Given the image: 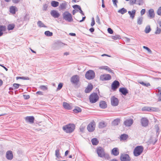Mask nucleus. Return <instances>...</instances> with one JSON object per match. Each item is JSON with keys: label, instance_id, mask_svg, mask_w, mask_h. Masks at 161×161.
<instances>
[{"label": "nucleus", "instance_id": "57", "mask_svg": "<svg viewBox=\"0 0 161 161\" xmlns=\"http://www.w3.org/2000/svg\"><path fill=\"white\" fill-rule=\"evenodd\" d=\"M108 32L110 34H112L113 33V31L110 28H109L108 29Z\"/></svg>", "mask_w": 161, "mask_h": 161}, {"label": "nucleus", "instance_id": "7", "mask_svg": "<svg viewBox=\"0 0 161 161\" xmlns=\"http://www.w3.org/2000/svg\"><path fill=\"white\" fill-rule=\"evenodd\" d=\"M95 122L94 121H92L88 124L87 127V129L89 131L92 132L95 130Z\"/></svg>", "mask_w": 161, "mask_h": 161}, {"label": "nucleus", "instance_id": "14", "mask_svg": "<svg viewBox=\"0 0 161 161\" xmlns=\"http://www.w3.org/2000/svg\"><path fill=\"white\" fill-rule=\"evenodd\" d=\"M6 157L7 159L9 160L13 159V155L12 151L9 150L7 151L6 153Z\"/></svg>", "mask_w": 161, "mask_h": 161}, {"label": "nucleus", "instance_id": "31", "mask_svg": "<svg viewBox=\"0 0 161 161\" xmlns=\"http://www.w3.org/2000/svg\"><path fill=\"white\" fill-rule=\"evenodd\" d=\"M38 26L40 27H46L45 25L41 21H39L37 23Z\"/></svg>", "mask_w": 161, "mask_h": 161}, {"label": "nucleus", "instance_id": "60", "mask_svg": "<svg viewBox=\"0 0 161 161\" xmlns=\"http://www.w3.org/2000/svg\"><path fill=\"white\" fill-rule=\"evenodd\" d=\"M106 70L110 73H113V70L108 66H107Z\"/></svg>", "mask_w": 161, "mask_h": 161}, {"label": "nucleus", "instance_id": "62", "mask_svg": "<svg viewBox=\"0 0 161 161\" xmlns=\"http://www.w3.org/2000/svg\"><path fill=\"white\" fill-rule=\"evenodd\" d=\"M24 98L25 99H28L30 98V96L29 95H23Z\"/></svg>", "mask_w": 161, "mask_h": 161}, {"label": "nucleus", "instance_id": "29", "mask_svg": "<svg viewBox=\"0 0 161 161\" xmlns=\"http://www.w3.org/2000/svg\"><path fill=\"white\" fill-rule=\"evenodd\" d=\"M143 17L142 16L139 17L137 19V23L138 25H141L143 22Z\"/></svg>", "mask_w": 161, "mask_h": 161}, {"label": "nucleus", "instance_id": "55", "mask_svg": "<svg viewBox=\"0 0 161 161\" xmlns=\"http://www.w3.org/2000/svg\"><path fill=\"white\" fill-rule=\"evenodd\" d=\"M95 24V20H94V19L93 17L92 18V22H91V26H93V25H94Z\"/></svg>", "mask_w": 161, "mask_h": 161}, {"label": "nucleus", "instance_id": "47", "mask_svg": "<svg viewBox=\"0 0 161 161\" xmlns=\"http://www.w3.org/2000/svg\"><path fill=\"white\" fill-rule=\"evenodd\" d=\"M21 85L17 83H14L13 85V86L14 87L15 89L18 88Z\"/></svg>", "mask_w": 161, "mask_h": 161}, {"label": "nucleus", "instance_id": "3", "mask_svg": "<svg viewBox=\"0 0 161 161\" xmlns=\"http://www.w3.org/2000/svg\"><path fill=\"white\" fill-rule=\"evenodd\" d=\"M99 99V97L96 93H92L90 96L89 99L91 103H93L96 102Z\"/></svg>", "mask_w": 161, "mask_h": 161}, {"label": "nucleus", "instance_id": "28", "mask_svg": "<svg viewBox=\"0 0 161 161\" xmlns=\"http://www.w3.org/2000/svg\"><path fill=\"white\" fill-rule=\"evenodd\" d=\"M51 5L53 7H56L58 6L59 3L57 1H53L51 2Z\"/></svg>", "mask_w": 161, "mask_h": 161}, {"label": "nucleus", "instance_id": "39", "mask_svg": "<svg viewBox=\"0 0 161 161\" xmlns=\"http://www.w3.org/2000/svg\"><path fill=\"white\" fill-rule=\"evenodd\" d=\"M45 34L47 36H53V33L49 31H46L45 32Z\"/></svg>", "mask_w": 161, "mask_h": 161}, {"label": "nucleus", "instance_id": "5", "mask_svg": "<svg viewBox=\"0 0 161 161\" xmlns=\"http://www.w3.org/2000/svg\"><path fill=\"white\" fill-rule=\"evenodd\" d=\"M85 76L88 80L93 79L95 77V73L93 70H90L86 72Z\"/></svg>", "mask_w": 161, "mask_h": 161}, {"label": "nucleus", "instance_id": "40", "mask_svg": "<svg viewBox=\"0 0 161 161\" xmlns=\"http://www.w3.org/2000/svg\"><path fill=\"white\" fill-rule=\"evenodd\" d=\"M161 29L160 28L158 27H157L156 28V30L155 32V34L156 35H159L161 33Z\"/></svg>", "mask_w": 161, "mask_h": 161}, {"label": "nucleus", "instance_id": "11", "mask_svg": "<svg viewBox=\"0 0 161 161\" xmlns=\"http://www.w3.org/2000/svg\"><path fill=\"white\" fill-rule=\"evenodd\" d=\"M70 80L73 84H77L79 81V77L77 75H73L71 77Z\"/></svg>", "mask_w": 161, "mask_h": 161}, {"label": "nucleus", "instance_id": "51", "mask_svg": "<svg viewBox=\"0 0 161 161\" xmlns=\"http://www.w3.org/2000/svg\"><path fill=\"white\" fill-rule=\"evenodd\" d=\"M120 38V36L119 35H117L114 36H113L112 37V38L114 40H117Z\"/></svg>", "mask_w": 161, "mask_h": 161}, {"label": "nucleus", "instance_id": "44", "mask_svg": "<svg viewBox=\"0 0 161 161\" xmlns=\"http://www.w3.org/2000/svg\"><path fill=\"white\" fill-rule=\"evenodd\" d=\"M16 79L17 80L18 79H22L24 80H29L30 78L28 77H26L24 76H21V77H16Z\"/></svg>", "mask_w": 161, "mask_h": 161}, {"label": "nucleus", "instance_id": "13", "mask_svg": "<svg viewBox=\"0 0 161 161\" xmlns=\"http://www.w3.org/2000/svg\"><path fill=\"white\" fill-rule=\"evenodd\" d=\"M141 122L142 125L144 127L147 126L148 124V120L145 118H143L141 120Z\"/></svg>", "mask_w": 161, "mask_h": 161}, {"label": "nucleus", "instance_id": "22", "mask_svg": "<svg viewBox=\"0 0 161 161\" xmlns=\"http://www.w3.org/2000/svg\"><path fill=\"white\" fill-rule=\"evenodd\" d=\"M93 86L91 85H88L87 87L85 89V92L86 93L90 92L93 89Z\"/></svg>", "mask_w": 161, "mask_h": 161}, {"label": "nucleus", "instance_id": "26", "mask_svg": "<svg viewBox=\"0 0 161 161\" xmlns=\"http://www.w3.org/2000/svg\"><path fill=\"white\" fill-rule=\"evenodd\" d=\"M128 137V136L127 135L124 134L120 136L119 138L120 141H125Z\"/></svg>", "mask_w": 161, "mask_h": 161}, {"label": "nucleus", "instance_id": "43", "mask_svg": "<svg viewBox=\"0 0 161 161\" xmlns=\"http://www.w3.org/2000/svg\"><path fill=\"white\" fill-rule=\"evenodd\" d=\"M150 112H156L159 110L158 108L155 107H150Z\"/></svg>", "mask_w": 161, "mask_h": 161}, {"label": "nucleus", "instance_id": "30", "mask_svg": "<svg viewBox=\"0 0 161 161\" xmlns=\"http://www.w3.org/2000/svg\"><path fill=\"white\" fill-rule=\"evenodd\" d=\"M151 30V29L150 26L149 25H148L145 28V32L147 34L150 32Z\"/></svg>", "mask_w": 161, "mask_h": 161}, {"label": "nucleus", "instance_id": "4", "mask_svg": "<svg viewBox=\"0 0 161 161\" xmlns=\"http://www.w3.org/2000/svg\"><path fill=\"white\" fill-rule=\"evenodd\" d=\"M63 19L70 22L73 21V19L71 14L68 12H65L63 14Z\"/></svg>", "mask_w": 161, "mask_h": 161}, {"label": "nucleus", "instance_id": "52", "mask_svg": "<svg viewBox=\"0 0 161 161\" xmlns=\"http://www.w3.org/2000/svg\"><path fill=\"white\" fill-rule=\"evenodd\" d=\"M155 129L156 130L157 134H159V128L158 127V125H156L155 126Z\"/></svg>", "mask_w": 161, "mask_h": 161}, {"label": "nucleus", "instance_id": "36", "mask_svg": "<svg viewBox=\"0 0 161 161\" xmlns=\"http://www.w3.org/2000/svg\"><path fill=\"white\" fill-rule=\"evenodd\" d=\"M55 155L58 158L61 157L60 153H59V149H57L55 151Z\"/></svg>", "mask_w": 161, "mask_h": 161}, {"label": "nucleus", "instance_id": "64", "mask_svg": "<svg viewBox=\"0 0 161 161\" xmlns=\"http://www.w3.org/2000/svg\"><path fill=\"white\" fill-rule=\"evenodd\" d=\"M107 66H102L99 67V69L106 70Z\"/></svg>", "mask_w": 161, "mask_h": 161}, {"label": "nucleus", "instance_id": "16", "mask_svg": "<svg viewBox=\"0 0 161 161\" xmlns=\"http://www.w3.org/2000/svg\"><path fill=\"white\" fill-rule=\"evenodd\" d=\"M133 122V120L132 119H130L125 120L124 122V124L126 126H130L132 124Z\"/></svg>", "mask_w": 161, "mask_h": 161}, {"label": "nucleus", "instance_id": "50", "mask_svg": "<svg viewBox=\"0 0 161 161\" xmlns=\"http://www.w3.org/2000/svg\"><path fill=\"white\" fill-rule=\"evenodd\" d=\"M96 22H97L98 24H100V19L99 17L97 15L96 16Z\"/></svg>", "mask_w": 161, "mask_h": 161}, {"label": "nucleus", "instance_id": "19", "mask_svg": "<svg viewBox=\"0 0 161 161\" xmlns=\"http://www.w3.org/2000/svg\"><path fill=\"white\" fill-rule=\"evenodd\" d=\"M50 14L54 18H58L60 15L59 13L56 11L54 10H52Z\"/></svg>", "mask_w": 161, "mask_h": 161}, {"label": "nucleus", "instance_id": "10", "mask_svg": "<svg viewBox=\"0 0 161 161\" xmlns=\"http://www.w3.org/2000/svg\"><path fill=\"white\" fill-rule=\"evenodd\" d=\"M121 161H130L131 159L129 155L127 154H122L120 157Z\"/></svg>", "mask_w": 161, "mask_h": 161}, {"label": "nucleus", "instance_id": "59", "mask_svg": "<svg viewBox=\"0 0 161 161\" xmlns=\"http://www.w3.org/2000/svg\"><path fill=\"white\" fill-rule=\"evenodd\" d=\"M112 1L113 2L114 5L116 7H117V3L118 2L117 0H112Z\"/></svg>", "mask_w": 161, "mask_h": 161}, {"label": "nucleus", "instance_id": "17", "mask_svg": "<svg viewBox=\"0 0 161 161\" xmlns=\"http://www.w3.org/2000/svg\"><path fill=\"white\" fill-rule=\"evenodd\" d=\"M119 92L124 95H126L128 93V91L127 89L125 87H120L119 89Z\"/></svg>", "mask_w": 161, "mask_h": 161}, {"label": "nucleus", "instance_id": "61", "mask_svg": "<svg viewBox=\"0 0 161 161\" xmlns=\"http://www.w3.org/2000/svg\"><path fill=\"white\" fill-rule=\"evenodd\" d=\"M145 9H142L141 11V15H142L144 14L145 13Z\"/></svg>", "mask_w": 161, "mask_h": 161}, {"label": "nucleus", "instance_id": "34", "mask_svg": "<svg viewBox=\"0 0 161 161\" xmlns=\"http://www.w3.org/2000/svg\"><path fill=\"white\" fill-rule=\"evenodd\" d=\"M127 11L126 9L124 8H122L121 9L119 10L118 11V12L121 14H124L125 13H126Z\"/></svg>", "mask_w": 161, "mask_h": 161}, {"label": "nucleus", "instance_id": "32", "mask_svg": "<svg viewBox=\"0 0 161 161\" xmlns=\"http://www.w3.org/2000/svg\"><path fill=\"white\" fill-rule=\"evenodd\" d=\"M91 142L93 145H97L98 143V141L96 138H93Z\"/></svg>", "mask_w": 161, "mask_h": 161}, {"label": "nucleus", "instance_id": "12", "mask_svg": "<svg viewBox=\"0 0 161 161\" xmlns=\"http://www.w3.org/2000/svg\"><path fill=\"white\" fill-rule=\"evenodd\" d=\"M119 86V82L118 81L115 80L113 82L112 84V89L114 91H115Z\"/></svg>", "mask_w": 161, "mask_h": 161}, {"label": "nucleus", "instance_id": "53", "mask_svg": "<svg viewBox=\"0 0 161 161\" xmlns=\"http://www.w3.org/2000/svg\"><path fill=\"white\" fill-rule=\"evenodd\" d=\"M136 0H130V5H134L136 4Z\"/></svg>", "mask_w": 161, "mask_h": 161}, {"label": "nucleus", "instance_id": "21", "mask_svg": "<svg viewBox=\"0 0 161 161\" xmlns=\"http://www.w3.org/2000/svg\"><path fill=\"white\" fill-rule=\"evenodd\" d=\"M63 105L64 108L66 109L70 110L72 108L71 105L66 102H64Z\"/></svg>", "mask_w": 161, "mask_h": 161}, {"label": "nucleus", "instance_id": "1", "mask_svg": "<svg viewBox=\"0 0 161 161\" xmlns=\"http://www.w3.org/2000/svg\"><path fill=\"white\" fill-rule=\"evenodd\" d=\"M75 129V125L73 124H69L63 127V130L67 133H71Z\"/></svg>", "mask_w": 161, "mask_h": 161}, {"label": "nucleus", "instance_id": "6", "mask_svg": "<svg viewBox=\"0 0 161 161\" xmlns=\"http://www.w3.org/2000/svg\"><path fill=\"white\" fill-rule=\"evenodd\" d=\"M97 153L99 157L103 158L105 156V153L104 149L102 147H99L96 149Z\"/></svg>", "mask_w": 161, "mask_h": 161}, {"label": "nucleus", "instance_id": "38", "mask_svg": "<svg viewBox=\"0 0 161 161\" xmlns=\"http://www.w3.org/2000/svg\"><path fill=\"white\" fill-rule=\"evenodd\" d=\"M144 1L143 0H136V4L139 5H142L144 3Z\"/></svg>", "mask_w": 161, "mask_h": 161}, {"label": "nucleus", "instance_id": "46", "mask_svg": "<svg viewBox=\"0 0 161 161\" xmlns=\"http://www.w3.org/2000/svg\"><path fill=\"white\" fill-rule=\"evenodd\" d=\"M40 88L41 89H42L43 91L47 90V87L46 86H43V85L41 86H40Z\"/></svg>", "mask_w": 161, "mask_h": 161}, {"label": "nucleus", "instance_id": "37", "mask_svg": "<svg viewBox=\"0 0 161 161\" xmlns=\"http://www.w3.org/2000/svg\"><path fill=\"white\" fill-rule=\"evenodd\" d=\"M74 112L78 113L81 111V109L79 107H77L73 110Z\"/></svg>", "mask_w": 161, "mask_h": 161}, {"label": "nucleus", "instance_id": "49", "mask_svg": "<svg viewBox=\"0 0 161 161\" xmlns=\"http://www.w3.org/2000/svg\"><path fill=\"white\" fill-rule=\"evenodd\" d=\"M48 7V5L47 4H44L43 7L42 9L43 11H46Z\"/></svg>", "mask_w": 161, "mask_h": 161}, {"label": "nucleus", "instance_id": "2", "mask_svg": "<svg viewBox=\"0 0 161 161\" xmlns=\"http://www.w3.org/2000/svg\"><path fill=\"white\" fill-rule=\"evenodd\" d=\"M144 148L142 146H138L136 147L134 149L133 154L134 156L137 157L140 155L142 153Z\"/></svg>", "mask_w": 161, "mask_h": 161}, {"label": "nucleus", "instance_id": "42", "mask_svg": "<svg viewBox=\"0 0 161 161\" xmlns=\"http://www.w3.org/2000/svg\"><path fill=\"white\" fill-rule=\"evenodd\" d=\"M150 107L147 106H145L143 107L142 109V111H147L148 112H150Z\"/></svg>", "mask_w": 161, "mask_h": 161}, {"label": "nucleus", "instance_id": "18", "mask_svg": "<svg viewBox=\"0 0 161 161\" xmlns=\"http://www.w3.org/2000/svg\"><path fill=\"white\" fill-rule=\"evenodd\" d=\"M148 16L150 19H152L154 17L155 13L153 9H150L149 10Z\"/></svg>", "mask_w": 161, "mask_h": 161}, {"label": "nucleus", "instance_id": "25", "mask_svg": "<svg viewBox=\"0 0 161 161\" xmlns=\"http://www.w3.org/2000/svg\"><path fill=\"white\" fill-rule=\"evenodd\" d=\"M136 11L135 9L131 11H129L128 12V14H130V17L132 19H133L134 18Z\"/></svg>", "mask_w": 161, "mask_h": 161}, {"label": "nucleus", "instance_id": "33", "mask_svg": "<svg viewBox=\"0 0 161 161\" xmlns=\"http://www.w3.org/2000/svg\"><path fill=\"white\" fill-rule=\"evenodd\" d=\"M106 126V124L104 122H100L99 123V127L100 128H104Z\"/></svg>", "mask_w": 161, "mask_h": 161}, {"label": "nucleus", "instance_id": "54", "mask_svg": "<svg viewBox=\"0 0 161 161\" xmlns=\"http://www.w3.org/2000/svg\"><path fill=\"white\" fill-rule=\"evenodd\" d=\"M157 13L158 15H161V6L158 8Z\"/></svg>", "mask_w": 161, "mask_h": 161}, {"label": "nucleus", "instance_id": "24", "mask_svg": "<svg viewBox=\"0 0 161 161\" xmlns=\"http://www.w3.org/2000/svg\"><path fill=\"white\" fill-rule=\"evenodd\" d=\"M100 107L102 108H105L107 107V104L104 101H101L99 103Z\"/></svg>", "mask_w": 161, "mask_h": 161}, {"label": "nucleus", "instance_id": "9", "mask_svg": "<svg viewBox=\"0 0 161 161\" xmlns=\"http://www.w3.org/2000/svg\"><path fill=\"white\" fill-rule=\"evenodd\" d=\"M111 79V76L109 74H105L101 75L100 77V79L102 81L109 80Z\"/></svg>", "mask_w": 161, "mask_h": 161}, {"label": "nucleus", "instance_id": "56", "mask_svg": "<svg viewBox=\"0 0 161 161\" xmlns=\"http://www.w3.org/2000/svg\"><path fill=\"white\" fill-rule=\"evenodd\" d=\"M62 86H63V84L61 83H59L58 85V86L57 88V90H60L62 88Z\"/></svg>", "mask_w": 161, "mask_h": 161}, {"label": "nucleus", "instance_id": "41", "mask_svg": "<svg viewBox=\"0 0 161 161\" xmlns=\"http://www.w3.org/2000/svg\"><path fill=\"white\" fill-rule=\"evenodd\" d=\"M66 6V4L65 2L64 3H62L60 4L59 6V8L61 9H64L65 8Z\"/></svg>", "mask_w": 161, "mask_h": 161}, {"label": "nucleus", "instance_id": "8", "mask_svg": "<svg viewBox=\"0 0 161 161\" xmlns=\"http://www.w3.org/2000/svg\"><path fill=\"white\" fill-rule=\"evenodd\" d=\"M111 105L113 106H117L119 103V100L118 98L115 96H113L111 98Z\"/></svg>", "mask_w": 161, "mask_h": 161}, {"label": "nucleus", "instance_id": "63", "mask_svg": "<svg viewBox=\"0 0 161 161\" xmlns=\"http://www.w3.org/2000/svg\"><path fill=\"white\" fill-rule=\"evenodd\" d=\"M84 129L85 127L83 125H81L80 127V130L81 132H83L84 131Z\"/></svg>", "mask_w": 161, "mask_h": 161}, {"label": "nucleus", "instance_id": "35", "mask_svg": "<svg viewBox=\"0 0 161 161\" xmlns=\"http://www.w3.org/2000/svg\"><path fill=\"white\" fill-rule=\"evenodd\" d=\"M15 25L14 24H9L8 26V30H11L14 28Z\"/></svg>", "mask_w": 161, "mask_h": 161}, {"label": "nucleus", "instance_id": "20", "mask_svg": "<svg viewBox=\"0 0 161 161\" xmlns=\"http://www.w3.org/2000/svg\"><path fill=\"white\" fill-rule=\"evenodd\" d=\"M111 153L114 156H118L119 153L118 148L117 147L114 148L112 150Z\"/></svg>", "mask_w": 161, "mask_h": 161}, {"label": "nucleus", "instance_id": "48", "mask_svg": "<svg viewBox=\"0 0 161 161\" xmlns=\"http://www.w3.org/2000/svg\"><path fill=\"white\" fill-rule=\"evenodd\" d=\"M143 48L144 49H146L149 53H152L151 50L148 47L146 46H144L143 47Z\"/></svg>", "mask_w": 161, "mask_h": 161}, {"label": "nucleus", "instance_id": "58", "mask_svg": "<svg viewBox=\"0 0 161 161\" xmlns=\"http://www.w3.org/2000/svg\"><path fill=\"white\" fill-rule=\"evenodd\" d=\"M73 7L74 9L78 8L79 9H80V8H81L80 7L79 5H74L73 6Z\"/></svg>", "mask_w": 161, "mask_h": 161}, {"label": "nucleus", "instance_id": "27", "mask_svg": "<svg viewBox=\"0 0 161 161\" xmlns=\"http://www.w3.org/2000/svg\"><path fill=\"white\" fill-rule=\"evenodd\" d=\"M120 122V119H119L117 118L115 119L112 122V124L113 125L115 126L118 125Z\"/></svg>", "mask_w": 161, "mask_h": 161}, {"label": "nucleus", "instance_id": "23", "mask_svg": "<svg viewBox=\"0 0 161 161\" xmlns=\"http://www.w3.org/2000/svg\"><path fill=\"white\" fill-rule=\"evenodd\" d=\"M16 7L15 6H11L9 8V12H10L13 14H15L16 13Z\"/></svg>", "mask_w": 161, "mask_h": 161}, {"label": "nucleus", "instance_id": "45", "mask_svg": "<svg viewBox=\"0 0 161 161\" xmlns=\"http://www.w3.org/2000/svg\"><path fill=\"white\" fill-rule=\"evenodd\" d=\"M6 30V27L5 26L1 25L0 26V31H5Z\"/></svg>", "mask_w": 161, "mask_h": 161}, {"label": "nucleus", "instance_id": "15", "mask_svg": "<svg viewBox=\"0 0 161 161\" xmlns=\"http://www.w3.org/2000/svg\"><path fill=\"white\" fill-rule=\"evenodd\" d=\"M25 119L27 122L32 124L34 122L35 119L33 116H29L25 117Z\"/></svg>", "mask_w": 161, "mask_h": 161}]
</instances>
